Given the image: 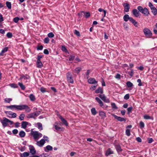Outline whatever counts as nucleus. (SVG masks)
<instances>
[{
    "mask_svg": "<svg viewBox=\"0 0 157 157\" xmlns=\"http://www.w3.org/2000/svg\"><path fill=\"white\" fill-rule=\"evenodd\" d=\"M81 14L86 18H87L88 17V12H85L83 11L81 12Z\"/></svg>",
    "mask_w": 157,
    "mask_h": 157,
    "instance_id": "7c9ffc66",
    "label": "nucleus"
},
{
    "mask_svg": "<svg viewBox=\"0 0 157 157\" xmlns=\"http://www.w3.org/2000/svg\"><path fill=\"white\" fill-rule=\"evenodd\" d=\"M29 98L30 100L32 101H33L35 100V96L32 94H30L29 95Z\"/></svg>",
    "mask_w": 157,
    "mask_h": 157,
    "instance_id": "473e14b6",
    "label": "nucleus"
},
{
    "mask_svg": "<svg viewBox=\"0 0 157 157\" xmlns=\"http://www.w3.org/2000/svg\"><path fill=\"white\" fill-rule=\"evenodd\" d=\"M19 135L21 137H24L25 135V133L23 131H21L19 133Z\"/></svg>",
    "mask_w": 157,
    "mask_h": 157,
    "instance_id": "c756f323",
    "label": "nucleus"
},
{
    "mask_svg": "<svg viewBox=\"0 0 157 157\" xmlns=\"http://www.w3.org/2000/svg\"><path fill=\"white\" fill-rule=\"evenodd\" d=\"M4 21V19L2 15L0 13V28H2V22Z\"/></svg>",
    "mask_w": 157,
    "mask_h": 157,
    "instance_id": "bb28decb",
    "label": "nucleus"
},
{
    "mask_svg": "<svg viewBox=\"0 0 157 157\" xmlns=\"http://www.w3.org/2000/svg\"><path fill=\"white\" fill-rule=\"evenodd\" d=\"M95 100L99 104L102 101L98 97H96Z\"/></svg>",
    "mask_w": 157,
    "mask_h": 157,
    "instance_id": "69168bd1",
    "label": "nucleus"
},
{
    "mask_svg": "<svg viewBox=\"0 0 157 157\" xmlns=\"http://www.w3.org/2000/svg\"><path fill=\"white\" fill-rule=\"evenodd\" d=\"M98 81H96L94 78H89V83L91 84H97Z\"/></svg>",
    "mask_w": 157,
    "mask_h": 157,
    "instance_id": "a211bd4d",
    "label": "nucleus"
},
{
    "mask_svg": "<svg viewBox=\"0 0 157 157\" xmlns=\"http://www.w3.org/2000/svg\"><path fill=\"white\" fill-rule=\"evenodd\" d=\"M124 7V11L125 12H128L129 11L130 9V6L129 4L127 3H126L124 4L123 5Z\"/></svg>",
    "mask_w": 157,
    "mask_h": 157,
    "instance_id": "9b49d317",
    "label": "nucleus"
},
{
    "mask_svg": "<svg viewBox=\"0 0 157 157\" xmlns=\"http://www.w3.org/2000/svg\"><path fill=\"white\" fill-rule=\"evenodd\" d=\"M144 118L147 120L151 119V117L148 115H144Z\"/></svg>",
    "mask_w": 157,
    "mask_h": 157,
    "instance_id": "de8ad7c7",
    "label": "nucleus"
},
{
    "mask_svg": "<svg viewBox=\"0 0 157 157\" xmlns=\"http://www.w3.org/2000/svg\"><path fill=\"white\" fill-rule=\"evenodd\" d=\"M74 33L75 34H76V35H77L78 36H79L80 35V33L79 32L77 31V30H75Z\"/></svg>",
    "mask_w": 157,
    "mask_h": 157,
    "instance_id": "338daca9",
    "label": "nucleus"
},
{
    "mask_svg": "<svg viewBox=\"0 0 157 157\" xmlns=\"http://www.w3.org/2000/svg\"><path fill=\"white\" fill-rule=\"evenodd\" d=\"M144 35L148 38H151L152 37V33L148 28H145L143 30Z\"/></svg>",
    "mask_w": 157,
    "mask_h": 157,
    "instance_id": "20e7f679",
    "label": "nucleus"
},
{
    "mask_svg": "<svg viewBox=\"0 0 157 157\" xmlns=\"http://www.w3.org/2000/svg\"><path fill=\"white\" fill-rule=\"evenodd\" d=\"M41 157H49V155L46 153H43L40 155Z\"/></svg>",
    "mask_w": 157,
    "mask_h": 157,
    "instance_id": "bf43d9fd",
    "label": "nucleus"
},
{
    "mask_svg": "<svg viewBox=\"0 0 157 157\" xmlns=\"http://www.w3.org/2000/svg\"><path fill=\"white\" fill-rule=\"evenodd\" d=\"M126 84L128 87H132L133 86V84L130 81H128Z\"/></svg>",
    "mask_w": 157,
    "mask_h": 157,
    "instance_id": "c9c22d12",
    "label": "nucleus"
},
{
    "mask_svg": "<svg viewBox=\"0 0 157 157\" xmlns=\"http://www.w3.org/2000/svg\"><path fill=\"white\" fill-rule=\"evenodd\" d=\"M10 86L11 87L14 88H16L17 87V85L15 84H11L10 85Z\"/></svg>",
    "mask_w": 157,
    "mask_h": 157,
    "instance_id": "680f3d73",
    "label": "nucleus"
},
{
    "mask_svg": "<svg viewBox=\"0 0 157 157\" xmlns=\"http://www.w3.org/2000/svg\"><path fill=\"white\" fill-rule=\"evenodd\" d=\"M130 21L133 24V25L136 27L138 26V23L137 22L133 19L132 18L131 20H130Z\"/></svg>",
    "mask_w": 157,
    "mask_h": 157,
    "instance_id": "a878e982",
    "label": "nucleus"
},
{
    "mask_svg": "<svg viewBox=\"0 0 157 157\" xmlns=\"http://www.w3.org/2000/svg\"><path fill=\"white\" fill-rule=\"evenodd\" d=\"M98 96L105 102L106 103H109V100L108 99L106 98V97L104 94H100Z\"/></svg>",
    "mask_w": 157,
    "mask_h": 157,
    "instance_id": "0eeeda50",
    "label": "nucleus"
},
{
    "mask_svg": "<svg viewBox=\"0 0 157 157\" xmlns=\"http://www.w3.org/2000/svg\"><path fill=\"white\" fill-rule=\"evenodd\" d=\"M19 19H20L19 17H16L13 18V21L14 22L17 23Z\"/></svg>",
    "mask_w": 157,
    "mask_h": 157,
    "instance_id": "5fc2aeb1",
    "label": "nucleus"
},
{
    "mask_svg": "<svg viewBox=\"0 0 157 157\" xmlns=\"http://www.w3.org/2000/svg\"><path fill=\"white\" fill-rule=\"evenodd\" d=\"M18 85L21 88V89L22 90H25V86L23 85V84L19 82L18 83Z\"/></svg>",
    "mask_w": 157,
    "mask_h": 157,
    "instance_id": "58836bf2",
    "label": "nucleus"
},
{
    "mask_svg": "<svg viewBox=\"0 0 157 157\" xmlns=\"http://www.w3.org/2000/svg\"><path fill=\"white\" fill-rule=\"evenodd\" d=\"M115 78L118 79H120L121 78V75L120 74L117 73L115 76Z\"/></svg>",
    "mask_w": 157,
    "mask_h": 157,
    "instance_id": "052dcab7",
    "label": "nucleus"
},
{
    "mask_svg": "<svg viewBox=\"0 0 157 157\" xmlns=\"http://www.w3.org/2000/svg\"><path fill=\"white\" fill-rule=\"evenodd\" d=\"M132 18V17H129L128 14H125L123 17V19L126 22L128 21V20L130 21Z\"/></svg>",
    "mask_w": 157,
    "mask_h": 157,
    "instance_id": "dca6fc26",
    "label": "nucleus"
},
{
    "mask_svg": "<svg viewBox=\"0 0 157 157\" xmlns=\"http://www.w3.org/2000/svg\"><path fill=\"white\" fill-rule=\"evenodd\" d=\"M8 48L7 47L4 48L0 53V56H2L4 54L8 51Z\"/></svg>",
    "mask_w": 157,
    "mask_h": 157,
    "instance_id": "412c9836",
    "label": "nucleus"
},
{
    "mask_svg": "<svg viewBox=\"0 0 157 157\" xmlns=\"http://www.w3.org/2000/svg\"><path fill=\"white\" fill-rule=\"evenodd\" d=\"M45 140L47 141V139H42L40 141H36V144L39 147H42L45 143Z\"/></svg>",
    "mask_w": 157,
    "mask_h": 157,
    "instance_id": "39448f33",
    "label": "nucleus"
},
{
    "mask_svg": "<svg viewBox=\"0 0 157 157\" xmlns=\"http://www.w3.org/2000/svg\"><path fill=\"white\" fill-rule=\"evenodd\" d=\"M113 116L115 119H116L119 121L121 122L124 121L125 122L126 121V119L125 118L118 116L115 114H113Z\"/></svg>",
    "mask_w": 157,
    "mask_h": 157,
    "instance_id": "1a4fd4ad",
    "label": "nucleus"
},
{
    "mask_svg": "<svg viewBox=\"0 0 157 157\" xmlns=\"http://www.w3.org/2000/svg\"><path fill=\"white\" fill-rule=\"evenodd\" d=\"M52 147L50 145L47 146L45 148H44V151L46 152H48L49 151H51L52 150Z\"/></svg>",
    "mask_w": 157,
    "mask_h": 157,
    "instance_id": "5701e85b",
    "label": "nucleus"
},
{
    "mask_svg": "<svg viewBox=\"0 0 157 157\" xmlns=\"http://www.w3.org/2000/svg\"><path fill=\"white\" fill-rule=\"evenodd\" d=\"M81 70V68L78 67L76 68L75 70V72L78 74Z\"/></svg>",
    "mask_w": 157,
    "mask_h": 157,
    "instance_id": "c03bdc74",
    "label": "nucleus"
},
{
    "mask_svg": "<svg viewBox=\"0 0 157 157\" xmlns=\"http://www.w3.org/2000/svg\"><path fill=\"white\" fill-rule=\"evenodd\" d=\"M39 115V113L37 114L36 113H29L27 115V118H34L35 117H36Z\"/></svg>",
    "mask_w": 157,
    "mask_h": 157,
    "instance_id": "6e6552de",
    "label": "nucleus"
},
{
    "mask_svg": "<svg viewBox=\"0 0 157 157\" xmlns=\"http://www.w3.org/2000/svg\"><path fill=\"white\" fill-rule=\"evenodd\" d=\"M49 41V38L48 37H46L44 38V43L45 44H48V43Z\"/></svg>",
    "mask_w": 157,
    "mask_h": 157,
    "instance_id": "3c124183",
    "label": "nucleus"
},
{
    "mask_svg": "<svg viewBox=\"0 0 157 157\" xmlns=\"http://www.w3.org/2000/svg\"><path fill=\"white\" fill-rule=\"evenodd\" d=\"M91 112L92 114L93 115L96 114L97 112L95 108H93L91 109Z\"/></svg>",
    "mask_w": 157,
    "mask_h": 157,
    "instance_id": "2f4dec72",
    "label": "nucleus"
},
{
    "mask_svg": "<svg viewBox=\"0 0 157 157\" xmlns=\"http://www.w3.org/2000/svg\"><path fill=\"white\" fill-rule=\"evenodd\" d=\"M74 56H71L69 57V59L70 61H72L74 59Z\"/></svg>",
    "mask_w": 157,
    "mask_h": 157,
    "instance_id": "e2e57ef3",
    "label": "nucleus"
},
{
    "mask_svg": "<svg viewBox=\"0 0 157 157\" xmlns=\"http://www.w3.org/2000/svg\"><path fill=\"white\" fill-rule=\"evenodd\" d=\"M126 134L127 136H129L130 135V130L129 129H127L125 131Z\"/></svg>",
    "mask_w": 157,
    "mask_h": 157,
    "instance_id": "a18cd8bd",
    "label": "nucleus"
},
{
    "mask_svg": "<svg viewBox=\"0 0 157 157\" xmlns=\"http://www.w3.org/2000/svg\"><path fill=\"white\" fill-rule=\"evenodd\" d=\"M31 125L30 123L27 121H22L21 123V128L24 129H25L27 126H30Z\"/></svg>",
    "mask_w": 157,
    "mask_h": 157,
    "instance_id": "423d86ee",
    "label": "nucleus"
},
{
    "mask_svg": "<svg viewBox=\"0 0 157 157\" xmlns=\"http://www.w3.org/2000/svg\"><path fill=\"white\" fill-rule=\"evenodd\" d=\"M115 147L117 152H119L122 151V149L120 145L117 144L115 145Z\"/></svg>",
    "mask_w": 157,
    "mask_h": 157,
    "instance_id": "4be33fe9",
    "label": "nucleus"
},
{
    "mask_svg": "<svg viewBox=\"0 0 157 157\" xmlns=\"http://www.w3.org/2000/svg\"><path fill=\"white\" fill-rule=\"evenodd\" d=\"M43 46L42 45H40L38 46L37 47V50H42L43 48Z\"/></svg>",
    "mask_w": 157,
    "mask_h": 157,
    "instance_id": "774afa93",
    "label": "nucleus"
},
{
    "mask_svg": "<svg viewBox=\"0 0 157 157\" xmlns=\"http://www.w3.org/2000/svg\"><path fill=\"white\" fill-rule=\"evenodd\" d=\"M7 7L9 9H10L11 8V4L10 2H6V3Z\"/></svg>",
    "mask_w": 157,
    "mask_h": 157,
    "instance_id": "72a5a7b5",
    "label": "nucleus"
},
{
    "mask_svg": "<svg viewBox=\"0 0 157 157\" xmlns=\"http://www.w3.org/2000/svg\"><path fill=\"white\" fill-rule=\"evenodd\" d=\"M113 151L110 148H108L106 151L105 156H107L109 155L113 154Z\"/></svg>",
    "mask_w": 157,
    "mask_h": 157,
    "instance_id": "2eb2a0df",
    "label": "nucleus"
},
{
    "mask_svg": "<svg viewBox=\"0 0 157 157\" xmlns=\"http://www.w3.org/2000/svg\"><path fill=\"white\" fill-rule=\"evenodd\" d=\"M25 116V115L24 114H23V113L21 114L19 116V119L21 121H22V120H24V117Z\"/></svg>",
    "mask_w": 157,
    "mask_h": 157,
    "instance_id": "e433bc0d",
    "label": "nucleus"
},
{
    "mask_svg": "<svg viewBox=\"0 0 157 157\" xmlns=\"http://www.w3.org/2000/svg\"><path fill=\"white\" fill-rule=\"evenodd\" d=\"M29 149L30 151V153L32 154V155H34L36 153V151L34 147L32 145H29Z\"/></svg>",
    "mask_w": 157,
    "mask_h": 157,
    "instance_id": "9d476101",
    "label": "nucleus"
},
{
    "mask_svg": "<svg viewBox=\"0 0 157 157\" xmlns=\"http://www.w3.org/2000/svg\"><path fill=\"white\" fill-rule=\"evenodd\" d=\"M12 99L10 98H6L5 99V102L8 103L10 102L12 100Z\"/></svg>",
    "mask_w": 157,
    "mask_h": 157,
    "instance_id": "864d4df0",
    "label": "nucleus"
},
{
    "mask_svg": "<svg viewBox=\"0 0 157 157\" xmlns=\"http://www.w3.org/2000/svg\"><path fill=\"white\" fill-rule=\"evenodd\" d=\"M58 124L57 122H56L54 125V126L57 131H59L61 129V128L60 127L57 125Z\"/></svg>",
    "mask_w": 157,
    "mask_h": 157,
    "instance_id": "b1692460",
    "label": "nucleus"
},
{
    "mask_svg": "<svg viewBox=\"0 0 157 157\" xmlns=\"http://www.w3.org/2000/svg\"><path fill=\"white\" fill-rule=\"evenodd\" d=\"M68 75H67V81L71 83H73L74 81L72 79V77L70 73H68Z\"/></svg>",
    "mask_w": 157,
    "mask_h": 157,
    "instance_id": "ddd939ff",
    "label": "nucleus"
},
{
    "mask_svg": "<svg viewBox=\"0 0 157 157\" xmlns=\"http://www.w3.org/2000/svg\"><path fill=\"white\" fill-rule=\"evenodd\" d=\"M137 82L139 83L138 85L139 86H141L142 85V83H141V81L140 79H138L137 80Z\"/></svg>",
    "mask_w": 157,
    "mask_h": 157,
    "instance_id": "13d9d810",
    "label": "nucleus"
},
{
    "mask_svg": "<svg viewBox=\"0 0 157 157\" xmlns=\"http://www.w3.org/2000/svg\"><path fill=\"white\" fill-rule=\"evenodd\" d=\"M137 9L138 10L139 12H140L141 13H143V11L144 9L143 8L142 6H139L137 7Z\"/></svg>",
    "mask_w": 157,
    "mask_h": 157,
    "instance_id": "a19ab883",
    "label": "nucleus"
},
{
    "mask_svg": "<svg viewBox=\"0 0 157 157\" xmlns=\"http://www.w3.org/2000/svg\"><path fill=\"white\" fill-rule=\"evenodd\" d=\"M0 121L2 123L3 126L4 127L9 125L8 123H10V125H12L13 123V121H10L6 117H3L2 120H0Z\"/></svg>",
    "mask_w": 157,
    "mask_h": 157,
    "instance_id": "7ed1b4c3",
    "label": "nucleus"
},
{
    "mask_svg": "<svg viewBox=\"0 0 157 157\" xmlns=\"http://www.w3.org/2000/svg\"><path fill=\"white\" fill-rule=\"evenodd\" d=\"M103 90L102 88L101 87H99L95 91V92L96 94L101 93L102 94L103 93Z\"/></svg>",
    "mask_w": 157,
    "mask_h": 157,
    "instance_id": "6ab92c4d",
    "label": "nucleus"
},
{
    "mask_svg": "<svg viewBox=\"0 0 157 157\" xmlns=\"http://www.w3.org/2000/svg\"><path fill=\"white\" fill-rule=\"evenodd\" d=\"M140 128H142L144 127V124L142 121H141L140 122Z\"/></svg>",
    "mask_w": 157,
    "mask_h": 157,
    "instance_id": "37998d69",
    "label": "nucleus"
},
{
    "mask_svg": "<svg viewBox=\"0 0 157 157\" xmlns=\"http://www.w3.org/2000/svg\"><path fill=\"white\" fill-rule=\"evenodd\" d=\"M132 108H132V107H129L128 108V109H127V110H128L127 113L128 114H129L130 113H131L132 112Z\"/></svg>",
    "mask_w": 157,
    "mask_h": 157,
    "instance_id": "49530a36",
    "label": "nucleus"
},
{
    "mask_svg": "<svg viewBox=\"0 0 157 157\" xmlns=\"http://www.w3.org/2000/svg\"><path fill=\"white\" fill-rule=\"evenodd\" d=\"M148 6L150 8L151 10H152V9L155 7L150 2H149Z\"/></svg>",
    "mask_w": 157,
    "mask_h": 157,
    "instance_id": "09e8293b",
    "label": "nucleus"
},
{
    "mask_svg": "<svg viewBox=\"0 0 157 157\" xmlns=\"http://www.w3.org/2000/svg\"><path fill=\"white\" fill-rule=\"evenodd\" d=\"M37 124L38 126V128L39 129H40V130H42L43 129L42 124L41 123H37Z\"/></svg>",
    "mask_w": 157,
    "mask_h": 157,
    "instance_id": "ea45409f",
    "label": "nucleus"
},
{
    "mask_svg": "<svg viewBox=\"0 0 157 157\" xmlns=\"http://www.w3.org/2000/svg\"><path fill=\"white\" fill-rule=\"evenodd\" d=\"M59 117L61 120L63 124H64L66 126H68V124L67 121L61 116L60 115H59Z\"/></svg>",
    "mask_w": 157,
    "mask_h": 157,
    "instance_id": "f3484780",
    "label": "nucleus"
},
{
    "mask_svg": "<svg viewBox=\"0 0 157 157\" xmlns=\"http://www.w3.org/2000/svg\"><path fill=\"white\" fill-rule=\"evenodd\" d=\"M129 94H126L124 97V98L125 100H128L129 98Z\"/></svg>",
    "mask_w": 157,
    "mask_h": 157,
    "instance_id": "4d7b16f0",
    "label": "nucleus"
},
{
    "mask_svg": "<svg viewBox=\"0 0 157 157\" xmlns=\"http://www.w3.org/2000/svg\"><path fill=\"white\" fill-rule=\"evenodd\" d=\"M29 153L28 152H24L21 154V157H28L29 155Z\"/></svg>",
    "mask_w": 157,
    "mask_h": 157,
    "instance_id": "c85d7f7f",
    "label": "nucleus"
},
{
    "mask_svg": "<svg viewBox=\"0 0 157 157\" xmlns=\"http://www.w3.org/2000/svg\"><path fill=\"white\" fill-rule=\"evenodd\" d=\"M11 112H9V111H6L5 112V113L6 114H8V115H9L10 116L9 117L11 118H15L17 117V114L15 113H10Z\"/></svg>",
    "mask_w": 157,
    "mask_h": 157,
    "instance_id": "f8f14e48",
    "label": "nucleus"
},
{
    "mask_svg": "<svg viewBox=\"0 0 157 157\" xmlns=\"http://www.w3.org/2000/svg\"><path fill=\"white\" fill-rule=\"evenodd\" d=\"M6 36L8 38H11L12 36V33L10 32L6 34Z\"/></svg>",
    "mask_w": 157,
    "mask_h": 157,
    "instance_id": "603ef678",
    "label": "nucleus"
},
{
    "mask_svg": "<svg viewBox=\"0 0 157 157\" xmlns=\"http://www.w3.org/2000/svg\"><path fill=\"white\" fill-rule=\"evenodd\" d=\"M143 13H143L145 16H148L149 14V12L147 8L145 7L143 10Z\"/></svg>",
    "mask_w": 157,
    "mask_h": 157,
    "instance_id": "aec40b11",
    "label": "nucleus"
},
{
    "mask_svg": "<svg viewBox=\"0 0 157 157\" xmlns=\"http://www.w3.org/2000/svg\"><path fill=\"white\" fill-rule=\"evenodd\" d=\"M99 115L102 118H105L106 117L105 113L102 111H99Z\"/></svg>",
    "mask_w": 157,
    "mask_h": 157,
    "instance_id": "cd10ccee",
    "label": "nucleus"
},
{
    "mask_svg": "<svg viewBox=\"0 0 157 157\" xmlns=\"http://www.w3.org/2000/svg\"><path fill=\"white\" fill-rule=\"evenodd\" d=\"M23 78L24 79H28L30 78V77L27 75H24L21 78Z\"/></svg>",
    "mask_w": 157,
    "mask_h": 157,
    "instance_id": "4c0bfd02",
    "label": "nucleus"
},
{
    "mask_svg": "<svg viewBox=\"0 0 157 157\" xmlns=\"http://www.w3.org/2000/svg\"><path fill=\"white\" fill-rule=\"evenodd\" d=\"M97 86V85H96V86H92L90 88V89L92 90H94L96 89V87Z\"/></svg>",
    "mask_w": 157,
    "mask_h": 157,
    "instance_id": "0e129e2a",
    "label": "nucleus"
},
{
    "mask_svg": "<svg viewBox=\"0 0 157 157\" xmlns=\"http://www.w3.org/2000/svg\"><path fill=\"white\" fill-rule=\"evenodd\" d=\"M7 108L11 109L12 110H22L25 109L26 112H29L31 109L27 105H13L6 106Z\"/></svg>",
    "mask_w": 157,
    "mask_h": 157,
    "instance_id": "f257e3e1",
    "label": "nucleus"
},
{
    "mask_svg": "<svg viewBox=\"0 0 157 157\" xmlns=\"http://www.w3.org/2000/svg\"><path fill=\"white\" fill-rule=\"evenodd\" d=\"M36 63L37 67L38 68H41L43 67V64L40 61H37Z\"/></svg>",
    "mask_w": 157,
    "mask_h": 157,
    "instance_id": "393cba45",
    "label": "nucleus"
},
{
    "mask_svg": "<svg viewBox=\"0 0 157 157\" xmlns=\"http://www.w3.org/2000/svg\"><path fill=\"white\" fill-rule=\"evenodd\" d=\"M111 106H112V108H113V109H118V107L117 106L115 103H112L111 104Z\"/></svg>",
    "mask_w": 157,
    "mask_h": 157,
    "instance_id": "79ce46f5",
    "label": "nucleus"
},
{
    "mask_svg": "<svg viewBox=\"0 0 157 157\" xmlns=\"http://www.w3.org/2000/svg\"><path fill=\"white\" fill-rule=\"evenodd\" d=\"M133 14L136 17H138L139 16L140 13L139 11L136 9H134L132 11Z\"/></svg>",
    "mask_w": 157,
    "mask_h": 157,
    "instance_id": "4468645a",
    "label": "nucleus"
},
{
    "mask_svg": "<svg viewBox=\"0 0 157 157\" xmlns=\"http://www.w3.org/2000/svg\"><path fill=\"white\" fill-rule=\"evenodd\" d=\"M33 129H32L31 132V135H32L34 140L35 141H37L42 136V135L41 133L37 131H33Z\"/></svg>",
    "mask_w": 157,
    "mask_h": 157,
    "instance_id": "f03ea898",
    "label": "nucleus"
},
{
    "mask_svg": "<svg viewBox=\"0 0 157 157\" xmlns=\"http://www.w3.org/2000/svg\"><path fill=\"white\" fill-rule=\"evenodd\" d=\"M151 12L154 15H155L157 13V9L155 7L151 10Z\"/></svg>",
    "mask_w": 157,
    "mask_h": 157,
    "instance_id": "f704fd0d",
    "label": "nucleus"
},
{
    "mask_svg": "<svg viewBox=\"0 0 157 157\" xmlns=\"http://www.w3.org/2000/svg\"><path fill=\"white\" fill-rule=\"evenodd\" d=\"M48 37L50 38H52L54 36V35L53 34V33H49L48 35Z\"/></svg>",
    "mask_w": 157,
    "mask_h": 157,
    "instance_id": "8fccbe9b",
    "label": "nucleus"
},
{
    "mask_svg": "<svg viewBox=\"0 0 157 157\" xmlns=\"http://www.w3.org/2000/svg\"><path fill=\"white\" fill-rule=\"evenodd\" d=\"M153 141V140L152 138H148L147 139V141L148 143L151 144Z\"/></svg>",
    "mask_w": 157,
    "mask_h": 157,
    "instance_id": "6e6d98bb",
    "label": "nucleus"
}]
</instances>
